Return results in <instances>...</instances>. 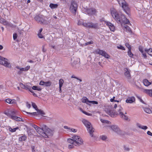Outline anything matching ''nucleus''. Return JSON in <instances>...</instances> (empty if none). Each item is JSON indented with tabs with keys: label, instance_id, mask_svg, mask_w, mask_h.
Segmentation results:
<instances>
[{
	"label": "nucleus",
	"instance_id": "1a4fd4ad",
	"mask_svg": "<svg viewBox=\"0 0 152 152\" xmlns=\"http://www.w3.org/2000/svg\"><path fill=\"white\" fill-rule=\"evenodd\" d=\"M123 109V108L121 107H120L118 110V112H117L116 113V115H119L121 118L125 120H127L128 119V117L124 114V113L122 112Z\"/></svg>",
	"mask_w": 152,
	"mask_h": 152
},
{
	"label": "nucleus",
	"instance_id": "9d476101",
	"mask_svg": "<svg viewBox=\"0 0 152 152\" xmlns=\"http://www.w3.org/2000/svg\"><path fill=\"white\" fill-rule=\"evenodd\" d=\"M75 141V144L76 145V146L79 145H81L83 144V140L79 136H75L72 137Z\"/></svg>",
	"mask_w": 152,
	"mask_h": 152
},
{
	"label": "nucleus",
	"instance_id": "0e129e2a",
	"mask_svg": "<svg viewBox=\"0 0 152 152\" xmlns=\"http://www.w3.org/2000/svg\"><path fill=\"white\" fill-rule=\"evenodd\" d=\"M70 131L71 132H75L77 131V130L75 129H73L72 128H71L70 130Z\"/></svg>",
	"mask_w": 152,
	"mask_h": 152
},
{
	"label": "nucleus",
	"instance_id": "423d86ee",
	"mask_svg": "<svg viewBox=\"0 0 152 152\" xmlns=\"http://www.w3.org/2000/svg\"><path fill=\"white\" fill-rule=\"evenodd\" d=\"M83 25L86 27L88 28H92L95 29L99 28V25L97 23H95L92 22H88V23H83Z\"/></svg>",
	"mask_w": 152,
	"mask_h": 152
},
{
	"label": "nucleus",
	"instance_id": "cd10ccee",
	"mask_svg": "<svg viewBox=\"0 0 152 152\" xmlns=\"http://www.w3.org/2000/svg\"><path fill=\"white\" fill-rule=\"evenodd\" d=\"M0 23H3L4 25H8L9 24L8 22L3 18L0 20Z\"/></svg>",
	"mask_w": 152,
	"mask_h": 152
},
{
	"label": "nucleus",
	"instance_id": "052dcab7",
	"mask_svg": "<svg viewBox=\"0 0 152 152\" xmlns=\"http://www.w3.org/2000/svg\"><path fill=\"white\" fill-rule=\"evenodd\" d=\"M38 36L40 38H43V36L42 35V34H41V33H38Z\"/></svg>",
	"mask_w": 152,
	"mask_h": 152
},
{
	"label": "nucleus",
	"instance_id": "a878e982",
	"mask_svg": "<svg viewBox=\"0 0 152 152\" xmlns=\"http://www.w3.org/2000/svg\"><path fill=\"white\" fill-rule=\"evenodd\" d=\"M58 6V5L57 4H54L53 3H50L49 5V7L52 9L57 8Z\"/></svg>",
	"mask_w": 152,
	"mask_h": 152
},
{
	"label": "nucleus",
	"instance_id": "ddd939ff",
	"mask_svg": "<svg viewBox=\"0 0 152 152\" xmlns=\"http://www.w3.org/2000/svg\"><path fill=\"white\" fill-rule=\"evenodd\" d=\"M111 129L118 134L120 135L123 134V132L121 130L118 126L116 125H113L110 126Z\"/></svg>",
	"mask_w": 152,
	"mask_h": 152
},
{
	"label": "nucleus",
	"instance_id": "f257e3e1",
	"mask_svg": "<svg viewBox=\"0 0 152 152\" xmlns=\"http://www.w3.org/2000/svg\"><path fill=\"white\" fill-rule=\"evenodd\" d=\"M110 11L112 16L118 23H121L122 22L126 24L129 23L131 25L129 20L126 18L124 15L119 14L114 8L111 9Z\"/></svg>",
	"mask_w": 152,
	"mask_h": 152
},
{
	"label": "nucleus",
	"instance_id": "79ce46f5",
	"mask_svg": "<svg viewBox=\"0 0 152 152\" xmlns=\"http://www.w3.org/2000/svg\"><path fill=\"white\" fill-rule=\"evenodd\" d=\"M100 138L103 140H105L107 138V137L105 135H102L100 136Z\"/></svg>",
	"mask_w": 152,
	"mask_h": 152
},
{
	"label": "nucleus",
	"instance_id": "393cba45",
	"mask_svg": "<svg viewBox=\"0 0 152 152\" xmlns=\"http://www.w3.org/2000/svg\"><path fill=\"white\" fill-rule=\"evenodd\" d=\"M20 85L21 88L24 89L26 90H28L29 88L27 85H25L23 84L22 83H20Z\"/></svg>",
	"mask_w": 152,
	"mask_h": 152
},
{
	"label": "nucleus",
	"instance_id": "7ed1b4c3",
	"mask_svg": "<svg viewBox=\"0 0 152 152\" xmlns=\"http://www.w3.org/2000/svg\"><path fill=\"white\" fill-rule=\"evenodd\" d=\"M7 110V111H4V114L10 117L11 119L18 121H23L22 120L21 118L15 115L16 112L14 110L8 109Z\"/></svg>",
	"mask_w": 152,
	"mask_h": 152
},
{
	"label": "nucleus",
	"instance_id": "a19ab883",
	"mask_svg": "<svg viewBox=\"0 0 152 152\" xmlns=\"http://www.w3.org/2000/svg\"><path fill=\"white\" fill-rule=\"evenodd\" d=\"M29 91L32 93V95L36 97H37L38 96L36 94H35V93L31 89V88H29Z\"/></svg>",
	"mask_w": 152,
	"mask_h": 152
},
{
	"label": "nucleus",
	"instance_id": "bb28decb",
	"mask_svg": "<svg viewBox=\"0 0 152 152\" xmlns=\"http://www.w3.org/2000/svg\"><path fill=\"white\" fill-rule=\"evenodd\" d=\"M144 92L152 97V90L145 89L144 90Z\"/></svg>",
	"mask_w": 152,
	"mask_h": 152
},
{
	"label": "nucleus",
	"instance_id": "f704fd0d",
	"mask_svg": "<svg viewBox=\"0 0 152 152\" xmlns=\"http://www.w3.org/2000/svg\"><path fill=\"white\" fill-rule=\"evenodd\" d=\"M145 51L149 55L151 53H152V49L150 48L149 49H145Z\"/></svg>",
	"mask_w": 152,
	"mask_h": 152
},
{
	"label": "nucleus",
	"instance_id": "dca6fc26",
	"mask_svg": "<svg viewBox=\"0 0 152 152\" xmlns=\"http://www.w3.org/2000/svg\"><path fill=\"white\" fill-rule=\"evenodd\" d=\"M98 53L102 55L106 58H109L110 56L104 51L99 50L98 51Z\"/></svg>",
	"mask_w": 152,
	"mask_h": 152
},
{
	"label": "nucleus",
	"instance_id": "58836bf2",
	"mask_svg": "<svg viewBox=\"0 0 152 152\" xmlns=\"http://www.w3.org/2000/svg\"><path fill=\"white\" fill-rule=\"evenodd\" d=\"M128 54L130 57H132L133 56V54L131 52V49L129 50L128 51Z\"/></svg>",
	"mask_w": 152,
	"mask_h": 152
},
{
	"label": "nucleus",
	"instance_id": "603ef678",
	"mask_svg": "<svg viewBox=\"0 0 152 152\" xmlns=\"http://www.w3.org/2000/svg\"><path fill=\"white\" fill-rule=\"evenodd\" d=\"M137 97L138 99L140 101L142 102V103L143 104H145L144 102L143 101V100L140 97L138 96H137Z\"/></svg>",
	"mask_w": 152,
	"mask_h": 152
},
{
	"label": "nucleus",
	"instance_id": "13d9d810",
	"mask_svg": "<svg viewBox=\"0 0 152 152\" xmlns=\"http://www.w3.org/2000/svg\"><path fill=\"white\" fill-rule=\"evenodd\" d=\"M45 82L43 80H41L39 83V85L41 86H44Z\"/></svg>",
	"mask_w": 152,
	"mask_h": 152
},
{
	"label": "nucleus",
	"instance_id": "aec40b11",
	"mask_svg": "<svg viewBox=\"0 0 152 152\" xmlns=\"http://www.w3.org/2000/svg\"><path fill=\"white\" fill-rule=\"evenodd\" d=\"M31 126L33 127L37 131V132L39 134L40 133V131H42V128L39 127L36 125L34 124H32Z\"/></svg>",
	"mask_w": 152,
	"mask_h": 152
},
{
	"label": "nucleus",
	"instance_id": "3c124183",
	"mask_svg": "<svg viewBox=\"0 0 152 152\" xmlns=\"http://www.w3.org/2000/svg\"><path fill=\"white\" fill-rule=\"evenodd\" d=\"M5 101L9 104H11V99H7Z\"/></svg>",
	"mask_w": 152,
	"mask_h": 152
},
{
	"label": "nucleus",
	"instance_id": "72a5a7b5",
	"mask_svg": "<svg viewBox=\"0 0 152 152\" xmlns=\"http://www.w3.org/2000/svg\"><path fill=\"white\" fill-rule=\"evenodd\" d=\"M52 84V83L50 81L45 82L44 86L45 87H49Z\"/></svg>",
	"mask_w": 152,
	"mask_h": 152
},
{
	"label": "nucleus",
	"instance_id": "39448f33",
	"mask_svg": "<svg viewBox=\"0 0 152 152\" xmlns=\"http://www.w3.org/2000/svg\"><path fill=\"white\" fill-rule=\"evenodd\" d=\"M77 8V4L75 1L72 0L71 3L69 10L74 15H75Z\"/></svg>",
	"mask_w": 152,
	"mask_h": 152
},
{
	"label": "nucleus",
	"instance_id": "c756f323",
	"mask_svg": "<svg viewBox=\"0 0 152 152\" xmlns=\"http://www.w3.org/2000/svg\"><path fill=\"white\" fill-rule=\"evenodd\" d=\"M67 141L68 142L70 143L73 144L75 145H76L75 144V141L73 138L72 139L71 138L68 139L67 140Z\"/></svg>",
	"mask_w": 152,
	"mask_h": 152
},
{
	"label": "nucleus",
	"instance_id": "6ab92c4d",
	"mask_svg": "<svg viewBox=\"0 0 152 152\" xmlns=\"http://www.w3.org/2000/svg\"><path fill=\"white\" fill-rule=\"evenodd\" d=\"M16 67L17 69H19L21 72H23L28 71L30 69V66H27L25 67V68H20V67L17 66H16Z\"/></svg>",
	"mask_w": 152,
	"mask_h": 152
},
{
	"label": "nucleus",
	"instance_id": "338daca9",
	"mask_svg": "<svg viewBox=\"0 0 152 152\" xmlns=\"http://www.w3.org/2000/svg\"><path fill=\"white\" fill-rule=\"evenodd\" d=\"M64 128L65 129H68V130H70V129H71V128H70V127H69L68 126H64Z\"/></svg>",
	"mask_w": 152,
	"mask_h": 152
},
{
	"label": "nucleus",
	"instance_id": "4c0bfd02",
	"mask_svg": "<svg viewBox=\"0 0 152 152\" xmlns=\"http://www.w3.org/2000/svg\"><path fill=\"white\" fill-rule=\"evenodd\" d=\"M144 111L148 113H150L152 112L151 110L148 108H144Z\"/></svg>",
	"mask_w": 152,
	"mask_h": 152
},
{
	"label": "nucleus",
	"instance_id": "bf43d9fd",
	"mask_svg": "<svg viewBox=\"0 0 152 152\" xmlns=\"http://www.w3.org/2000/svg\"><path fill=\"white\" fill-rule=\"evenodd\" d=\"M118 48L120 49L125 50V48L122 45H120V47H118Z\"/></svg>",
	"mask_w": 152,
	"mask_h": 152
},
{
	"label": "nucleus",
	"instance_id": "5701e85b",
	"mask_svg": "<svg viewBox=\"0 0 152 152\" xmlns=\"http://www.w3.org/2000/svg\"><path fill=\"white\" fill-rule=\"evenodd\" d=\"M143 82L145 86H148L151 84V83L149 82L148 80L146 79H145L143 80Z\"/></svg>",
	"mask_w": 152,
	"mask_h": 152
},
{
	"label": "nucleus",
	"instance_id": "7c9ffc66",
	"mask_svg": "<svg viewBox=\"0 0 152 152\" xmlns=\"http://www.w3.org/2000/svg\"><path fill=\"white\" fill-rule=\"evenodd\" d=\"M27 139V137L25 135L21 136L19 138V141H23Z\"/></svg>",
	"mask_w": 152,
	"mask_h": 152
},
{
	"label": "nucleus",
	"instance_id": "c85d7f7f",
	"mask_svg": "<svg viewBox=\"0 0 152 152\" xmlns=\"http://www.w3.org/2000/svg\"><path fill=\"white\" fill-rule=\"evenodd\" d=\"M36 110L37 111L38 114H40L41 115H45V113L42 110L37 109Z\"/></svg>",
	"mask_w": 152,
	"mask_h": 152
},
{
	"label": "nucleus",
	"instance_id": "e433bc0d",
	"mask_svg": "<svg viewBox=\"0 0 152 152\" xmlns=\"http://www.w3.org/2000/svg\"><path fill=\"white\" fill-rule=\"evenodd\" d=\"M23 111L24 112L26 113L29 114H31V115H34L35 116H37L38 115L37 112H33L32 113H29V112H25V111Z\"/></svg>",
	"mask_w": 152,
	"mask_h": 152
},
{
	"label": "nucleus",
	"instance_id": "09e8293b",
	"mask_svg": "<svg viewBox=\"0 0 152 152\" xmlns=\"http://www.w3.org/2000/svg\"><path fill=\"white\" fill-rule=\"evenodd\" d=\"M126 46L128 48V50L131 49V46L129 45V44L128 43H126Z\"/></svg>",
	"mask_w": 152,
	"mask_h": 152
},
{
	"label": "nucleus",
	"instance_id": "20e7f679",
	"mask_svg": "<svg viewBox=\"0 0 152 152\" xmlns=\"http://www.w3.org/2000/svg\"><path fill=\"white\" fill-rule=\"evenodd\" d=\"M82 122L86 127L90 136L91 137L93 136V132H94V129L93 128L90 122L86 119H83Z\"/></svg>",
	"mask_w": 152,
	"mask_h": 152
},
{
	"label": "nucleus",
	"instance_id": "ea45409f",
	"mask_svg": "<svg viewBox=\"0 0 152 152\" xmlns=\"http://www.w3.org/2000/svg\"><path fill=\"white\" fill-rule=\"evenodd\" d=\"M64 82V80L62 79L59 80V86L62 87Z\"/></svg>",
	"mask_w": 152,
	"mask_h": 152
},
{
	"label": "nucleus",
	"instance_id": "473e14b6",
	"mask_svg": "<svg viewBox=\"0 0 152 152\" xmlns=\"http://www.w3.org/2000/svg\"><path fill=\"white\" fill-rule=\"evenodd\" d=\"M124 28H125L126 31H128V32L132 33V31L130 28L127 25H125L124 26Z\"/></svg>",
	"mask_w": 152,
	"mask_h": 152
},
{
	"label": "nucleus",
	"instance_id": "a18cd8bd",
	"mask_svg": "<svg viewBox=\"0 0 152 152\" xmlns=\"http://www.w3.org/2000/svg\"><path fill=\"white\" fill-rule=\"evenodd\" d=\"M32 107L34 109H35L36 110V109H38L37 108V106L36 105V104L35 103L32 102Z\"/></svg>",
	"mask_w": 152,
	"mask_h": 152
},
{
	"label": "nucleus",
	"instance_id": "a211bd4d",
	"mask_svg": "<svg viewBox=\"0 0 152 152\" xmlns=\"http://www.w3.org/2000/svg\"><path fill=\"white\" fill-rule=\"evenodd\" d=\"M105 23L107 26H108L110 29V30L111 31H114L115 30V27L113 24L108 22H106Z\"/></svg>",
	"mask_w": 152,
	"mask_h": 152
},
{
	"label": "nucleus",
	"instance_id": "680f3d73",
	"mask_svg": "<svg viewBox=\"0 0 152 152\" xmlns=\"http://www.w3.org/2000/svg\"><path fill=\"white\" fill-rule=\"evenodd\" d=\"M142 53V55H143V57H144V58H146L147 56H146V53H144L143 52V53Z\"/></svg>",
	"mask_w": 152,
	"mask_h": 152
},
{
	"label": "nucleus",
	"instance_id": "774afa93",
	"mask_svg": "<svg viewBox=\"0 0 152 152\" xmlns=\"http://www.w3.org/2000/svg\"><path fill=\"white\" fill-rule=\"evenodd\" d=\"M147 134L148 135L152 136V133L149 131H148L147 132Z\"/></svg>",
	"mask_w": 152,
	"mask_h": 152
},
{
	"label": "nucleus",
	"instance_id": "6e6552de",
	"mask_svg": "<svg viewBox=\"0 0 152 152\" xmlns=\"http://www.w3.org/2000/svg\"><path fill=\"white\" fill-rule=\"evenodd\" d=\"M0 64L7 67H10L11 66L7 59L1 56H0Z\"/></svg>",
	"mask_w": 152,
	"mask_h": 152
},
{
	"label": "nucleus",
	"instance_id": "0eeeda50",
	"mask_svg": "<svg viewBox=\"0 0 152 152\" xmlns=\"http://www.w3.org/2000/svg\"><path fill=\"white\" fill-rule=\"evenodd\" d=\"M119 5L122 7L124 11L127 13V11L129 10V8L127 4L124 0H117Z\"/></svg>",
	"mask_w": 152,
	"mask_h": 152
},
{
	"label": "nucleus",
	"instance_id": "2f4dec72",
	"mask_svg": "<svg viewBox=\"0 0 152 152\" xmlns=\"http://www.w3.org/2000/svg\"><path fill=\"white\" fill-rule=\"evenodd\" d=\"M32 90H37L38 91H41L42 90V88H40V87L36 86H33L32 88Z\"/></svg>",
	"mask_w": 152,
	"mask_h": 152
},
{
	"label": "nucleus",
	"instance_id": "8fccbe9b",
	"mask_svg": "<svg viewBox=\"0 0 152 152\" xmlns=\"http://www.w3.org/2000/svg\"><path fill=\"white\" fill-rule=\"evenodd\" d=\"M89 103H92L93 104H98L97 102L95 101H90Z\"/></svg>",
	"mask_w": 152,
	"mask_h": 152
},
{
	"label": "nucleus",
	"instance_id": "412c9836",
	"mask_svg": "<svg viewBox=\"0 0 152 152\" xmlns=\"http://www.w3.org/2000/svg\"><path fill=\"white\" fill-rule=\"evenodd\" d=\"M135 100V98L133 96L127 99L126 100V102L127 103H131L133 102Z\"/></svg>",
	"mask_w": 152,
	"mask_h": 152
},
{
	"label": "nucleus",
	"instance_id": "6e6d98bb",
	"mask_svg": "<svg viewBox=\"0 0 152 152\" xmlns=\"http://www.w3.org/2000/svg\"><path fill=\"white\" fill-rule=\"evenodd\" d=\"M17 102L15 99H11V104H16Z\"/></svg>",
	"mask_w": 152,
	"mask_h": 152
},
{
	"label": "nucleus",
	"instance_id": "69168bd1",
	"mask_svg": "<svg viewBox=\"0 0 152 152\" xmlns=\"http://www.w3.org/2000/svg\"><path fill=\"white\" fill-rule=\"evenodd\" d=\"M26 104L27 107L28 108H30L31 106L30 104H29L28 102H26Z\"/></svg>",
	"mask_w": 152,
	"mask_h": 152
},
{
	"label": "nucleus",
	"instance_id": "e2e57ef3",
	"mask_svg": "<svg viewBox=\"0 0 152 152\" xmlns=\"http://www.w3.org/2000/svg\"><path fill=\"white\" fill-rule=\"evenodd\" d=\"M83 23H84V22H82L80 20H78V21L77 24L78 25H83Z\"/></svg>",
	"mask_w": 152,
	"mask_h": 152
},
{
	"label": "nucleus",
	"instance_id": "c9c22d12",
	"mask_svg": "<svg viewBox=\"0 0 152 152\" xmlns=\"http://www.w3.org/2000/svg\"><path fill=\"white\" fill-rule=\"evenodd\" d=\"M19 129V127H17L15 128L12 129L11 127H10L9 128V130L12 132H15L16 131V130L18 129Z\"/></svg>",
	"mask_w": 152,
	"mask_h": 152
},
{
	"label": "nucleus",
	"instance_id": "c03bdc74",
	"mask_svg": "<svg viewBox=\"0 0 152 152\" xmlns=\"http://www.w3.org/2000/svg\"><path fill=\"white\" fill-rule=\"evenodd\" d=\"M82 111L83 113L85 114H86L87 115H88V116H91L92 115V114H91L89 113L86 111H84L83 110H82Z\"/></svg>",
	"mask_w": 152,
	"mask_h": 152
},
{
	"label": "nucleus",
	"instance_id": "864d4df0",
	"mask_svg": "<svg viewBox=\"0 0 152 152\" xmlns=\"http://www.w3.org/2000/svg\"><path fill=\"white\" fill-rule=\"evenodd\" d=\"M93 42L92 41H91L90 42H87L86 43H85V45H90V44H92L93 43Z\"/></svg>",
	"mask_w": 152,
	"mask_h": 152
},
{
	"label": "nucleus",
	"instance_id": "4d7b16f0",
	"mask_svg": "<svg viewBox=\"0 0 152 152\" xmlns=\"http://www.w3.org/2000/svg\"><path fill=\"white\" fill-rule=\"evenodd\" d=\"M139 50L141 52L143 53V48L142 46H139Z\"/></svg>",
	"mask_w": 152,
	"mask_h": 152
},
{
	"label": "nucleus",
	"instance_id": "5fc2aeb1",
	"mask_svg": "<svg viewBox=\"0 0 152 152\" xmlns=\"http://www.w3.org/2000/svg\"><path fill=\"white\" fill-rule=\"evenodd\" d=\"M17 37V34L16 33H15L13 34V38L14 40H15Z\"/></svg>",
	"mask_w": 152,
	"mask_h": 152
},
{
	"label": "nucleus",
	"instance_id": "4468645a",
	"mask_svg": "<svg viewBox=\"0 0 152 152\" xmlns=\"http://www.w3.org/2000/svg\"><path fill=\"white\" fill-rule=\"evenodd\" d=\"M124 70L125 71L124 74L125 77L128 80L130 79L131 78L130 71L126 68L124 69Z\"/></svg>",
	"mask_w": 152,
	"mask_h": 152
},
{
	"label": "nucleus",
	"instance_id": "b1692460",
	"mask_svg": "<svg viewBox=\"0 0 152 152\" xmlns=\"http://www.w3.org/2000/svg\"><path fill=\"white\" fill-rule=\"evenodd\" d=\"M136 125L137 127H138L139 128L141 129H143L144 130H146L147 128V127L146 126H142L139 123H137L136 124Z\"/></svg>",
	"mask_w": 152,
	"mask_h": 152
},
{
	"label": "nucleus",
	"instance_id": "f3484780",
	"mask_svg": "<svg viewBox=\"0 0 152 152\" xmlns=\"http://www.w3.org/2000/svg\"><path fill=\"white\" fill-rule=\"evenodd\" d=\"M107 113L112 117L116 116V113L112 110L109 109L107 110Z\"/></svg>",
	"mask_w": 152,
	"mask_h": 152
},
{
	"label": "nucleus",
	"instance_id": "de8ad7c7",
	"mask_svg": "<svg viewBox=\"0 0 152 152\" xmlns=\"http://www.w3.org/2000/svg\"><path fill=\"white\" fill-rule=\"evenodd\" d=\"M72 65V66L75 68H77V66H78L79 65V64L77 63L75 65V63H73Z\"/></svg>",
	"mask_w": 152,
	"mask_h": 152
},
{
	"label": "nucleus",
	"instance_id": "37998d69",
	"mask_svg": "<svg viewBox=\"0 0 152 152\" xmlns=\"http://www.w3.org/2000/svg\"><path fill=\"white\" fill-rule=\"evenodd\" d=\"M100 120L101 122L103 123L109 124V121L103 119H101Z\"/></svg>",
	"mask_w": 152,
	"mask_h": 152
},
{
	"label": "nucleus",
	"instance_id": "49530a36",
	"mask_svg": "<svg viewBox=\"0 0 152 152\" xmlns=\"http://www.w3.org/2000/svg\"><path fill=\"white\" fill-rule=\"evenodd\" d=\"M124 149L125 151H129L130 150V149L128 147L126 146V145L124 146Z\"/></svg>",
	"mask_w": 152,
	"mask_h": 152
},
{
	"label": "nucleus",
	"instance_id": "2eb2a0df",
	"mask_svg": "<svg viewBox=\"0 0 152 152\" xmlns=\"http://www.w3.org/2000/svg\"><path fill=\"white\" fill-rule=\"evenodd\" d=\"M43 15H36L34 18L38 23L41 24L42 20L43 19Z\"/></svg>",
	"mask_w": 152,
	"mask_h": 152
},
{
	"label": "nucleus",
	"instance_id": "f03ea898",
	"mask_svg": "<svg viewBox=\"0 0 152 152\" xmlns=\"http://www.w3.org/2000/svg\"><path fill=\"white\" fill-rule=\"evenodd\" d=\"M42 131H40L39 134L42 137L47 138L53 135V132L48 127L45 125H44L42 128Z\"/></svg>",
	"mask_w": 152,
	"mask_h": 152
},
{
	"label": "nucleus",
	"instance_id": "9b49d317",
	"mask_svg": "<svg viewBox=\"0 0 152 152\" xmlns=\"http://www.w3.org/2000/svg\"><path fill=\"white\" fill-rule=\"evenodd\" d=\"M84 12L89 15H95L97 12L96 9L94 8H85Z\"/></svg>",
	"mask_w": 152,
	"mask_h": 152
},
{
	"label": "nucleus",
	"instance_id": "4be33fe9",
	"mask_svg": "<svg viewBox=\"0 0 152 152\" xmlns=\"http://www.w3.org/2000/svg\"><path fill=\"white\" fill-rule=\"evenodd\" d=\"M90 101L89 100L88 98L85 96H84L82 99V102L83 103H85L88 105H90L89 104Z\"/></svg>",
	"mask_w": 152,
	"mask_h": 152
},
{
	"label": "nucleus",
	"instance_id": "f8f14e48",
	"mask_svg": "<svg viewBox=\"0 0 152 152\" xmlns=\"http://www.w3.org/2000/svg\"><path fill=\"white\" fill-rule=\"evenodd\" d=\"M43 19L42 20L41 24L46 25L50 23L52 18L49 15L45 16L43 15Z\"/></svg>",
	"mask_w": 152,
	"mask_h": 152
}]
</instances>
